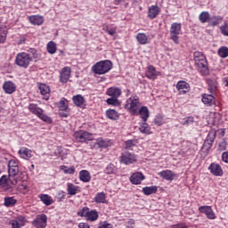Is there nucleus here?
<instances>
[{
  "label": "nucleus",
  "instance_id": "31",
  "mask_svg": "<svg viewBox=\"0 0 228 228\" xmlns=\"http://www.w3.org/2000/svg\"><path fill=\"white\" fill-rule=\"evenodd\" d=\"M10 178L8 179V177L6 175H3L0 178V186H2V188H4L5 190H10V188H12L10 186Z\"/></svg>",
  "mask_w": 228,
  "mask_h": 228
},
{
  "label": "nucleus",
  "instance_id": "52",
  "mask_svg": "<svg viewBox=\"0 0 228 228\" xmlns=\"http://www.w3.org/2000/svg\"><path fill=\"white\" fill-rule=\"evenodd\" d=\"M154 122L156 126H161L163 124V117L161 115L156 116Z\"/></svg>",
  "mask_w": 228,
  "mask_h": 228
},
{
  "label": "nucleus",
  "instance_id": "1",
  "mask_svg": "<svg viewBox=\"0 0 228 228\" xmlns=\"http://www.w3.org/2000/svg\"><path fill=\"white\" fill-rule=\"evenodd\" d=\"M194 61L197 67L200 69L202 76H208L209 74V69H208V61H206V56L201 52H194Z\"/></svg>",
  "mask_w": 228,
  "mask_h": 228
},
{
  "label": "nucleus",
  "instance_id": "56",
  "mask_svg": "<svg viewBox=\"0 0 228 228\" xmlns=\"http://www.w3.org/2000/svg\"><path fill=\"white\" fill-rule=\"evenodd\" d=\"M134 143H136V142H134V140H128L126 142V145L128 149L133 147L134 145Z\"/></svg>",
  "mask_w": 228,
  "mask_h": 228
},
{
  "label": "nucleus",
  "instance_id": "8",
  "mask_svg": "<svg viewBox=\"0 0 228 228\" xmlns=\"http://www.w3.org/2000/svg\"><path fill=\"white\" fill-rule=\"evenodd\" d=\"M75 140L80 142L81 143H86V142H92L94 140V134L88 132H77L74 134Z\"/></svg>",
  "mask_w": 228,
  "mask_h": 228
},
{
  "label": "nucleus",
  "instance_id": "61",
  "mask_svg": "<svg viewBox=\"0 0 228 228\" xmlns=\"http://www.w3.org/2000/svg\"><path fill=\"white\" fill-rule=\"evenodd\" d=\"M4 200H15V198L13 196H5L4 198Z\"/></svg>",
  "mask_w": 228,
  "mask_h": 228
},
{
  "label": "nucleus",
  "instance_id": "51",
  "mask_svg": "<svg viewBox=\"0 0 228 228\" xmlns=\"http://www.w3.org/2000/svg\"><path fill=\"white\" fill-rule=\"evenodd\" d=\"M207 218L209 220H215L216 218V216L215 215V212H213V208H211L207 214H205Z\"/></svg>",
  "mask_w": 228,
  "mask_h": 228
},
{
  "label": "nucleus",
  "instance_id": "9",
  "mask_svg": "<svg viewBox=\"0 0 228 228\" xmlns=\"http://www.w3.org/2000/svg\"><path fill=\"white\" fill-rule=\"evenodd\" d=\"M181 33V24L175 22L170 28V38L175 42V44H179L178 35Z\"/></svg>",
  "mask_w": 228,
  "mask_h": 228
},
{
  "label": "nucleus",
  "instance_id": "18",
  "mask_svg": "<svg viewBox=\"0 0 228 228\" xmlns=\"http://www.w3.org/2000/svg\"><path fill=\"white\" fill-rule=\"evenodd\" d=\"M38 89L40 91L41 95H44L43 99L45 101H49V94H51V89L45 84H39Z\"/></svg>",
  "mask_w": 228,
  "mask_h": 228
},
{
  "label": "nucleus",
  "instance_id": "64",
  "mask_svg": "<svg viewBox=\"0 0 228 228\" xmlns=\"http://www.w3.org/2000/svg\"><path fill=\"white\" fill-rule=\"evenodd\" d=\"M4 40H6V36H1L0 37V44H3V42H4Z\"/></svg>",
  "mask_w": 228,
  "mask_h": 228
},
{
  "label": "nucleus",
  "instance_id": "43",
  "mask_svg": "<svg viewBox=\"0 0 228 228\" xmlns=\"http://www.w3.org/2000/svg\"><path fill=\"white\" fill-rule=\"evenodd\" d=\"M67 190L69 195H76V193H77V186L74 185V183H68Z\"/></svg>",
  "mask_w": 228,
  "mask_h": 228
},
{
  "label": "nucleus",
  "instance_id": "27",
  "mask_svg": "<svg viewBox=\"0 0 228 228\" xmlns=\"http://www.w3.org/2000/svg\"><path fill=\"white\" fill-rule=\"evenodd\" d=\"M136 40L141 45H145V44L149 43V37L143 33H138L136 35Z\"/></svg>",
  "mask_w": 228,
  "mask_h": 228
},
{
  "label": "nucleus",
  "instance_id": "29",
  "mask_svg": "<svg viewBox=\"0 0 228 228\" xmlns=\"http://www.w3.org/2000/svg\"><path fill=\"white\" fill-rule=\"evenodd\" d=\"M19 154L23 159H29L31 158V150L28 148H21L19 151Z\"/></svg>",
  "mask_w": 228,
  "mask_h": 228
},
{
  "label": "nucleus",
  "instance_id": "49",
  "mask_svg": "<svg viewBox=\"0 0 228 228\" xmlns=\"http://www.w3.org/2000/svg\"><path fill=\"white\" fill-rule=\"evenodd\" d=\"M211 207L209 206H201L199 208L200 213H204V215H207Z\"/></svg>",
  "mask_w": 228,
  "mask_h": 228
},
{
  "label": "nucleus",
  "instance_id": "42",
  "mask_svg": "<svg viewBox=\"0 0 228 228\" xmlns=\"http://www.w3.org/2000/svg\"><path fill=\"white\" fill-rule=\"evenodd\" d=\"M107 104L110 106H120V101H118V98H108L106 100Z\"/></svg>",
  "mask_w": 228,
  "mask_h": 228
},
{
  "label": "nucleus",
  "instance_id": "4",
  "mask_svg": "<svg viewBox=\"0 0 228 228\" xmlns=\"http://www.w3.org/2000/svg\"><path fill=\"white\" fill-rule=\"evenodd\" d=\"M77 216H84L88 222H95L99 219V212L97 210H90L88 207H84L77 212Z\"/></svg>",
  "mask_w": 228,
  "mask_h": 228
},
{
  "label": "nucleus",
  "instance_id": "23",
  "mask_svg": "<svg viewBox=\"0 0 228 228\" xmlns=\"http://www.w3.org/2000/svg\"><path fill=\"white\" fill-rule=\"evenodd\" d=\"M159 74V72L156 70V68L152 65H150L148 67V70L146 71V77H148V79H156Z\"/></svg>",
  "mask_w": 228,
  "mask_h": 228
},
{
  "label": "nucleus",
  "instance_id": "22",
  "mask_svg": "<svg viewBox=\"0 0 228 228\" xmlns=\"http://www.w3.org/2000/svg\"><path fill=\"white\" fill-rule=\"evenodd\" d=\"M121 94H122V91L118 87H110L106 92L107 95H109L110 97L116 98V99H118V97H120Z\"/></svg>",
  "mask_w": 228,
  "mask_h": 228
},
{
  "label": "nucleus",
  "instance_id": "21",
  "mask_svg": "<svg viewBox=\"0 0 228 228\" xmlns=\"http://www.w3.org/2000/svg\"><path fill=\"white\" fill-rule=\"evenodd\" d=\"M202 102L206 104V106H213L216 103L215 96L212 94H205L202 95L201 99Z\"/></svg>",
  "mask_w": 228,
  "mask_h": 228
},
{
  "label": "nucleus",
  "instance_id": "15",
  "mask_svg": "<svg viewBox=\"0 0 228 228\" xmlns=\"http://www.w3.org/2000/svg\"><path fill=\"white\" fill-rule=\"evenodd\" d=\"M3 90L5 94H12L17 90V86L12 81H5L3 85Z\"/></svg>",
  "mask_w": 228,
  "mask_h": 228
},
{
  "label": "nucleus",
  "instance_id": "58",
  "mask_svg": "<svg viewBox=\"0 0 228 228\" xmlns=\"http://www.w3.org/2000/svg\"><path fill=\"white\" fill-rule=\"evenodd\" d=\"M78 228H90V224L87 223H79Z\"/></svg>",
  "mask_w": 228,
  "mask_h": 228
},
{
  "label": "nucleus",
  "instance_id": "10",
  "mask_svg": "<svg viewBox=\"0 0 228 228\" xmlns=\"http://www.w3.org/2000/svg\"><path fill=\"white\" fill-rule=\"evenodd\" d=\"M32 225L36 228H46L47 227V216L41 214L32 221Z\"/></svg>",
  "mask_w": 228,
  "mask_h": 228
},
{
  "label": "nucleus",
  "instance_id": "54",
  "mask_svg": "<svg viewBox=\"0 0 228 228\" xmlns=\"http://www.w3.org/2000/svg\"><path fill=\"white\" fill-rule=\"evenodd\" d=\"M17 167H19V164L15 160L12 159L8 162V168H15Z\"/></svg>",
  "mask_w": 228,
  "mask_h": 228
},
{
  "label": "nucleus",
  "instance_id": "53",
  "mask_svg": "<svg viewBox=\"0 0 228 228\" xmlns=\"http://www.w3.org/2000/svg\"><path fill=\"white\" fill-rule=\"evenodd\" d=\"M17 204V200H5L4 201V206L6 208H12V206H15Z\"/></svg>",
  "mask_w": 228,
  "mask_h": 228
},
{
  "label": "nucleus",
  "instance_id": "3",
  "mask_svg": "<svg viewBox=\"0 0 228 228\" xmlns=\"http://www.w3.org/2000/svg\"><path fill=\"white\" fill-rule=\"evenodd\" d=\"M28 110L31 113H33V115H36L37 117H38V118L43 120V122H46V124H53V118H51V117L45 115L44 113V110H42L40 107H38V105H37L35 103H31L28 106Z\"/></svg>",
  "mask_w": 228,
  "mask_h": 228
},
{
  "label": "nucleus",
  "instance_id": "39",
  "mask_svg": "<svg viewBox=\"0 0 228 228\" xmlns=\"http://www.w3.org/2000/svg\"><path fill=\"white\" fill-rule=\"evenodd\" d=\"M46 49L50 54H54L57 51L56 43H54V41H50L47 44Z\"/></svg>",
  "mask_w": 228,
  "mask_h": 228
},
{
  "label": "nucleus",
  "instance_id": "34",
  "mask_svg": "<svg viewBox=\"0 0 228 228\" xmlns=\"http://www.w3.org/2000/svg\"><path fill=\"white\" fill-rule=\"evenodd\" d=\"M73 102L76 106H83L85 104V97L81 94L73 96Z\"/></svg>",
  "mask_w": 228,
  "mask_h": 228
},
{
  "label": "nucleus",
  "instance_id": "37",
  "mask_svg": "<svg viewBox=\"0 0 228 228\" xmlns=\"http://www.w3.org/2000/svg\"><path fill=\"white\" fill-rule=\"evenodd\" d=\"M223 19L220 16H213L210 17V20H208L209 26H218L220 22H222Z\"/></svg>",
  "mask_w": 228,
  "mask_h": 228
},
{
  "label": "nucleus",
  "instance_id": "32",
  "mask_svg": "<svg viewBox=\"0 0 228 228\" xmlns=\"http://www.w3.org/2000/svg\"><path fill=\"white\" fill-rule=\"evenodd\" d=\"M210 18H211V15L208 12H202L199 16L200 21L202 24H206V22H209Z\"/></svg>",
  "mask_w": 228,
  "mask_h": 228
},
{
  "label": "nucleus",
  "instance_id": "5",
  "mask_svg": "<svg viewBox=\"0 0 228 228\" xmlns=\"http://www.w3.org/2000/svg\"><path fill=\"white\" fill-rule=\"evenodd\" d=\"M140 108V98L136 95L131 96L126 104V109L130 111L132 115H138V110Z\"/></svg>",
  "mask_w": 228,
  "mask_h": 228
},
{
  "label": "nucleus",
  "instance_id": "36",
  "mask_svg": "<svg viewBox=\"0 0 228 228\" xmlns=\"http://www.w3.org/2000/svg\"><path fill=\"white\" fill-rule=\"evenodd\" d=\"M106 116L110 120H117V119H118V112H117V110H107L106 111Z\"/></svg>",
  "mask_w": 228,
  "mask_h": 228
},
{
  "label": "nucleus",
  "instance_id": "16",
  "mask_svg": "<svg viewBox=\"0 0 228 228\" xmlns=\"http://www.w3.org/2000/svg\"><path fill=\"white\" fill-rule=\"evenodd\" d=\"M143 179H145V175L140 172L134 173L130 176V182L132 184H141Z\"/></svg>",
  "mask_w": 228,
  "mask_h": 228
},
{
  "label": "nucleus",
  "instance_id": "60",
  "mask_svg": "<svg viewBox=\"0 0 228 228\" xmlns=\"http://www.w3.org/2000/svg\"><path fill=\"white\" fill-rule=\"evenodd\" d=\"M107 33H109L111 37H113V35L117 33V31L115 30V28H110L107 30Z\"/></svg>",
  "mask_w": 228,
  "mask_h": 228
},
{
  "label": "nucleus",
  "instance_id": "48",
  "mask_svg": "<svg viewBox=\"0 0 228 228\" xmlns=\"http://www.w3.org/2000/svg\"><path fill=\"white\" fill-rule=\"evenodd\" d=\"M211 207L209 206H201L199 208L200 213H204V215H207Z\"/></svg>",
  "mask_w": 228,
  "mask_h": 228
},
{
  "label": "nucleus",
  "instance_id": "55",
  "mask_svg": "<svg viewBox=\"0 0 228 228\" xmlns=\"http://www.w3.org/2000/svg\"><path fill=\"white\" fill-rule=\"evenodd\" d=\"M39 199L40 200H51V197L47 194H40Z\"/></svg>",
  "mask_w": 228,
  "mask_h": 228
},
{
  "label": "nucleus",
  "instance_id": "20",
  "mask_svg": "<svg viewBox=\"0 0 228 228\" xmlns=\"http://www.w3.org/2000/svg\"><path fill=\"white\" fill-rule=\"evenodd\" d=\"M161 12V9L158 5H151L149 8L148 11V17L150 19H156L158 15H159V12Z\"/></svg>",
  "mask_w": 228,
  "mask_h": 228
},
{
  "label": "nucleus",
  "instance_id": "46",
  "mask_svg": "<svg viewBox=\"0 0 228 228\" xmlns=\"http://www.w3.org/2000/svg\"><path fill=\"white\" fill-rule=\"evenodd\" d=\"M183 126H189V124H193V117L190 116V117H187V118H184L183 119Z\"/></svg>",
  "mask_w": 228,
  "mask_h": 228
},
{
  "label": "nucleus",
  "instance_id": "13",
  "mask_svg": "<svg viewBox=\"0 0 228 228\" xmlns=\"http://www.w3.org/2000/svg\"><path fill=\"white\" fill-rule=\"evenodd\" d=\"M176 89L181 95H184V94H188V92H190V84L186 81L181 80L176 84Z\"/></svg>",
  "mask_w": 228,
  "mask_h": 228
},
{
  "label": "nucleus",
  "instance_id": "59",
  "mask_svg": "<svg viewBox=\"0 0 228 228\" xmlns=\"http://www.w3.org/2000/svg\"><path fill=\"white\" fill-rule=\"evenodd\" d=\"M172 228H188V226L186 224H175Z\"/></svg>",
  "mask_w": 228,
  "mask_h": 228
},
{
  "label": "nucleus",
  "instance_id": "25",
  "mask_svg": "<svg viewBox=\"0 0 228 228\" xmlns=\"http://www.w3.org/2000/svg\"><path fill=\"white\" fill-rule=\"evenodd\" d=\"M160 177L166 179V181H174V177H175V174L171 170H165L159 173Z\"/></svg>",
  "mask_w": 228,
  "mask_h": 228
},
{
  "label": "nucleus",
  "instance_id": "45",
  "mask_svg": "<svg viewBox=\"0 0 228 228\" xmlns=\"http://www.w3.org/2000/svg\"><path fill=\"white\" fill-rule=\"evenodd\" d=\"M220 31L224 37H228V23L224 22L223 26L220 27Z\"/></svg>",
  "mask_w": 228,
  "mask_h": 228
},
{
  "label": "nucleus",
  "instance_id": "12",
  "mask_svg": "<svg viewBox=\"0 0 228 228\" xmlns=\"http://www.w3.org/2000/svg\"><path fill=\"white\" fill-rule=\"evenodd\" d=\"M8 173L11 184H17L19 179V167L8 168Z\"/></svg>",
  "mask_w": 228,
  "mask_h": 228
},
{
  "label": "nucleus",
  "instance_id": "30",
  "mask_svg": "<svg viewBox=\"0 0 228 228\" xmlns=\"http://www.w3.org/2000/svg\"><path fill=\"white\" fill-rule=\"evenodd\" d=\"M29 21L31 22V24H35L36 26H40L44 24V18L38 15L30 16Z\"/></svg>",
  "mask_w": 228,
  "mask_h": 228
},
{
  "label": "nucleus",
  "instance_id": "28",
  "mask_svg": "<svg viewBox=\"0 0 228 228\" xmlns=\"http://www.w3.org/2000/svg\"><path fill=\"white\" fill-rule=\"evenodd\" d=\"M79 179L83 183H90V179H92V177L90 176V172H88L86 170L80 171L79 172Z\"/></svg>",
  "mask_w": 228,
  "mask_h": 228
},
{
  "label": "nucleus",
  "instance_id": "26",
  "mask_svg": "<svg viewBox=\"0 0 228 228\" xmlns=\"http://www.w3.org/2000/svg\"><path fill=\"white\" fill-rule=\"evenodd\" d=\"M207 83L208 85V91L210 94H215L216 92V88H218V83L215 79L208 78L207 79Z\"/></svg>",
  "mask_w": 228,
  "mask_h": 228
},
{
  "label": "nucleus",
  "instance_id": "24",
  "mask_svg": "<svg viewBox=\"0 0 228 228\" xmlns=\"http://www.w3.org/2000/svg\"><path fill=\"white\" fill-rule=\"evenodd\" d=\"M26 222V218L25 217H18V220H11L9 222V224L12 225L11 228H20L21 226L24 225Z\"/></svg>",
  "mask_w": 228,
  "mask_h": 228
},
{
  "label": "nucleus",
  "instance_id": "44",
  "mask_svg": "<svg viewBox=\"0 0 228 228\" xmlns=\"http://www.w3.org/2000/svg\"><path fill=\"white\" fill-rule=\"evenodd\" d=\"M218 55L221 58H227L228 56V47L226 46H222L221 48H219L218 50Z\"/></svg>",
  "mask_w": 228,
  "mask_h": 228
},
{
  "label": "nucleus",
  "instance_id": "35",
  "mask_svg": "<svg viewBox=\"0 0 228 228\" xmlns=\"http://www.w3.org/2000/svg\"><path fill=\"white\" fill-rule=\"evenodd\" d=\"M158 191L157 186H150V187H143L142 193L144 195H152V193H156Z\"/></svg>",
  "mask_w": 228,
  "mask_h": 228
},
{
  "label": "nucleus",
  "instance_id": "7",
  "mask_svg": "<svg viewBox=\"0 0 228 228\" xmlns=\"http://www.w3.org/2000/svg\"><path fill=\"white\" fill-rule=\"evenodd\" d=\"M215 138H216V132L210 131L202 146V151H204L206 154H208L209 151H211V148L213 147V142H215Z\"/></svg>",
  "mask_w": 228,
  "mask_h": 228
},
{
  "label": "nucleus",
  "instance_id": "40",
  "mask_svg": "<svg viewBox=\"0 0 228 228\" xmlns=\"http://www.w3.org/2000/svg\"><path fill=\"white\" fill-rule=\"evenodd\" d=\"M61 170H63L64 174H69L70 175H74L76 174V167L74 166L68 167L67 166H61Z\"/></svg>",
  "mask_w": 228,
  "mask_h": 228
},
{
  "label": "nucleus",
  "instance_id": "57",
  "mask_svg": "<svg viewBox=\"0 0 228 228\" xmlns=\"http://www.w3.org/2000/svg\"><path fill=\"white\" fill-rule=\"evenodd\" d=\"M222 160L224 161V163H228V152H224L223 153Z\"/></svg>",
  "mask_w": 228,
  "mask_h": 228
},
{
  "label": "nucleus",
  "instance_id": "19",
  "mask_svg": "<svg viewBox=\"0 0 228 228\" xmlns=\"http://www.w3.org/2000/svg\"><path fill=\"white\" fill-rule=\"evenodd\" d=\"M136 115H140L142 120L143 122H147L149 117H151V114L149 112V109L145 106H142L139 109V110H137V114Z\"/></svg>",
  "mask_w": 228,
  "mask_h": 228
},
{
  "label": "nucleus",
  "instance_id": "41",
  "mask_svg": "<svg viewBox=\"0 0 228 228\" xmlns=\"http://www.w3.org/2000/svg\"><path fill=\"white\" fill-rule=\"evenodd\" d=\"M96 145L100 147V149H108L110 147V142L108 141H104L103 139H97Z\"/></svg>",
  "mask_w": 228,
  "mask_h": 228
},
{
  "label": "nucleus",
  "instance_id": "47",
  "mask_svg": "<svg viewBox=\"0 0 228 228\" xmlns=\"http://www.w3.org/2000/svg\"><path fill=\"white\" fill-rule=\"evenodd\" d=\"M94 200H106V193L99 192L94 197Z\"/></svg>",
  "mask_w": 228,
  "mask_h": 228
},
{
  "label": "nucleus",
  "instance_id": "11",
  "mask_svg": "<svg viewBox=\"0 0 228 228\" xmlns=\"http://www.w3.org/2000/svg\"><path fill=\"white\" fill-rule=\"evenodd\" d=\"M120 161L125 165H133V163H136L137 161L136 155L129 151H125L120 157Z\"/></svg>",
  "mask_w": 228,
  "mask_h": 228
},
{
  "label": "nucleus",
  "instance_id": "17",
  "mask_svg": "<svg viewBox=\"0 0 228 228\" xmlns=\"http://www.w3.org/2000/svg\"><path fill=\"white\" fill-rule=\"evenodd\" d=\"M208 170H210L213 175H216V176L224 175V170H222V167H220V165L216 163H212L209 166Z\"/></svg>",
  "mask_w": 228,
  "mask_h": 228
},
{
  "label": "nucleus",
  "instance_id": "14",
  "mask_svg": "<svg viewBox=\"0 0 228 228\" xmlns=\"http://www.w3.org/2000/svg\"><path fill=\"white\" fill-rule=\"evenodd\" d=\"M70 68L65 67L61 70L60 73V81L61 83H68L69 79H70Z\"/></svg>",
  "mask_w": 228,
  "mask_h": 228
},
{
  "label": "nucleus",
  "instance_id": "2",
  "mask_svg": "<svg viewBox=\"0 0 228 228\" xmlns=\"http://www.w3.org/2000/svg\"><path fill=\"white\" fill-rule=\"evenodd\" d=\"M110 69H113V62L111 61H101L97 63H95L92 70L94 74H107V72H110Z\"/></svg>",
  "mask_w": 228,
  "mask_h": 228
},
{
  "label": "nucleus",
  "instance_id": "50",
  "mask_svg": "<svg viewBox=\"0 0 228 228\" xmlns=\"http://www.w3.org/2000/svg\"><path fill=\"white\" fill-rule=\"evenodd\" d=\"M113 172H115V166H113L112 164H110L107 166V167L105 168V174H113Z\"/></svg>",
  "mask_w": 228,
  "mask_h": 228
},
{
  "label": "nucleus",
  "instance_id": "63",
  "mask_svg": "<svg viewBox=\"0 0 228 228\" xmlns=\"http://www.w3.org/2000/svg\"><path fill=\"white\" fill-rule=\"evenodd\" d=\"M59 199H65V192L63 191L59 192Z\"/></svg>",
  "mask_w": 228,
  "mask_h": 228
},
{
  "label": "nucleus",
  "instance_id": "33",
  "mask_svg": "<svg viewBox=\"0 0 228 228\" xmlns=\"http://www.w3.org/2000/svg\"><path fill=\"white\" fill-rule=\"evenodd\" d=\"M59 110L61 111H69V101L67 99L62 98L59 102Z\"/></svg>",
  "mask_w": 228,
  "mask_h": 228
},
{
  "label": "nucleus",
  "instance_id": "62",
  "mask_svg": "<svg viewBox=\"0 0 228 228\" xmlns=\"http://www.w3.org/2000/svg\"><path fill=\"white\" fill-rule=\"evenodd\" d=\"M44 204L45 206H51V204H53V202H54L53 200H43Z\"/></svg>",
  "mask_w": 228,
  "mask_h": 228
},
{
  "label": "nucleus",
  "instance_id": "6",
  "mask_svg": "<svg viewBox=\"0 0 228 228\" xmlns=\"http://www.w3.org/2000/svg\"><path fill=\"white\" fill-rule=\"evenodd\" d=\"M15 63L18 67L28 69L31 63V56L26 53H20L16 56Z\"/></svg>",
  "mask_w": 228,
  "mask_h": 228
},
{
  "label": "nucleus",
  "instance_id": "38",
  "mask_svg": "<svg viewBox=\"0 0 228 228\" xmlns=\"http://www.w3.org/2000/svg\"><path fill=\"white\" fill-rule=\"evenodd\" d=\"M140 133H142V134H151V126H149V124L147 122H143L142 125L139 127Z\"/></svg>",
  "mask_w": 228,
  "mask_h": 228
}]
</instances>
